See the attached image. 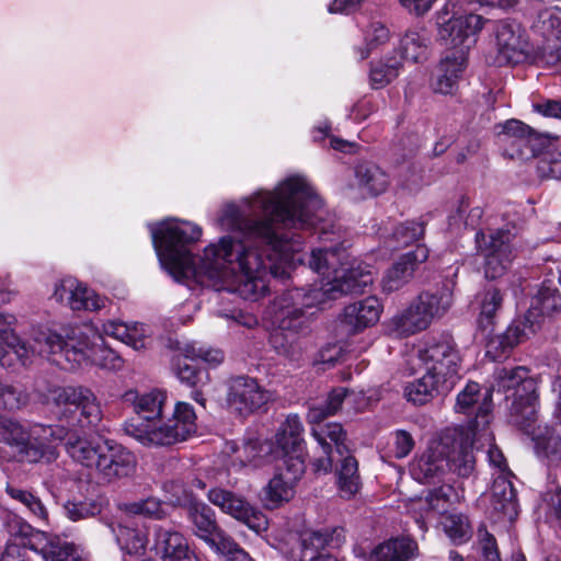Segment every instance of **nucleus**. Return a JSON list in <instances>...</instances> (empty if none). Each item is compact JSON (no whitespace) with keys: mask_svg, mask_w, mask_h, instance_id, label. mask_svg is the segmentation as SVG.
<instances>
[{"mask_svg":"<svg viewBox=\"0 0 561 561\" xmlns=\"http://www.w3.org/2000/svg\"><path fill=\"white\" fill-rule=\"evenodd\" d=\"M328 215L309 182L293 175L274 191H259L240 205L226 204L217 225L244 239L222 237L205 248L198 264L187 248L199 240L198 226L167 219L148 227L160 264L175 280L194 278L216 290L257 300L268 291L271 277H289L296 264L304 263L302 238L296 231L316 228L321 234L331 232L333 224L327 220Z\"/></svg>","mask_w":561,"mask_h":561,"instance_id":"1","label":"nucleus"},{"mask_svg":"<svg viewBox=\"0 0 561 561\" xmlns=\"http://www.w3.org/2000/svg\"><path fill=\"white\" fill-rule=\"evenodd\" d=\"M48 399L58 408L59 424H36L26 431L18 421L0 415V437L16 449L23 461L50 462L58 457L53 445L65 440L68 455L81 466L93 470L104 482L130 476L135 456L113 440L96 443L80 435L95 428L103 413L96 396L84 387H55Z\"/></svg>","mask_w":561,"mask_h":561,"instance_id":"2","label":"nucleus"},{"mask_svg":"<svg viewBox=\"0 0 561 561\" xmlns=\"http://www.w3.org/2000/svg\"><path fill=\"white\" fill-rule=\"evenodd\" d=\"M308 264L323 276L320 284L286 290L273 302L276 328L270 343L274 352L294 367H300L306 359L308 344L304 336L311 323L308 310L346 294L363 293L374 280L371 267L350 261V254L342 247L313 249Z\"/></svg>","mask_w":561,"mask_h":561,"instance_id":"3","label":"nucleus"},{"mask_svg":"<svg viewBox=\"0 0 561 561\" xmlns=\"http://www.w3.org/2000/svg\"><path fill=\"white\" fill-rule=\"evenodd\" d=\"M100 330L92 323H81L64 329L59 334L48 328L33 332L32 345L35 356H53L50 360L62 369H76L91 362L107 369H119L123 359L110 350H104Z\"/></svg>","mask_w":561,"mask_h":561,"instance_id":"4","label":"nucleus"},{"mask_svg":"<svg viewBox=\"0 0 561 561\" xmlns=\"http://www.w3.org/2000/svg\"><path fill=\"white\" fill-rule=\"evenodd\" d=\"M196 415L186 402H178L171 417L153 422L127 421L125 433L147 447L171 446L186 440L196 431Z\"/></svg>","mask_w":561,"mask_h":561,"instance_id":"5","label":"nucleus"},{"mask_svg":"<svg viewBox=\"0 0 561 561\" xmlns=\"http://www.w3.org/2000/svg\"><path fill=\"white\" fill-rule=\"evenodd\" d=\"M453 301V290L448 285L435 291H423L392 318V325L401 335L415 334L442 318L450 309Z\"/></svg>","mask_w":561,"mask_h":561,"instance_id":"6","label":"nucleus"},{"mask_svg":"<svg viewBox=\"0 0 561 561\" xmlns=\"http://www.w3.org/2000/svg\"><path fill=\"white\" fill-rule=\"evenodd\" d=\"M455 3L448 0L444 8L437 13V39L451 51L446 55L467 59L469 49L476 44L478 33L483 28L485 20L478 14L449 16Z\"/></svg>","mask_w":561,"mask_h":561,"instance_id":"7","label":"nucleus"},{"mask_svg":"<svg viewBox=\"0 0 561 561\" xmlns=\"http://www.w3.org/2000/svg\"><path fill=\"white\" fill-rule=\"evenodd\" d=\"M423 370L438 380L445 389L451 390L459 379L460 356L448 339H432L417 351Z\"/></svg>","mask_w":561,"mask_h":561,"instance_id":"8","label":"nucleus"},{"mask_svg":"<svg viewBox=\"0 0 561 561\" xmlns=\"http://www.w3.org/2000/svg\"><path fill=\"white\" fill-rule=\"evenodd\" d=\"M183 358L178 357L174 363V371L181 382L194 388L192 398L205 407V398L202 389L210 381L209 374L205 369H197L187 363V359H201L209 365L217 366L224 360V354L218 348L206 347L202 343H187L181 350Z\"/></svg>","mask_w":561,"mask_h":561,"instance_id":"9","label":"nucleus"},{"mask_svg":"<svg viewBox=\"0 0 561 561\" xmlns=\"http://www.w3.org/2000/svg\"><path fill=\"white\" fill-rule=\"evenodd\" d=\"M513 234L510 230H490L488 233H476L478 250L484 255V274L489 279L501 277L514 257L512 248Z\"/></svg>","mask_w":561,"mask_h":561,"instance_id":"10","label":"nucleus"},{"mask_svg":"<svg viewBox=\"0 0 561 561\" xmlns=\"http://www.w3.org/2000/svg\"><path fill=\"white\" fill-rule=\"evenodd\" d=\"M497 136L505 156L527 160L538 159L547 135L535 133L520 121L510 119L501 125Z\"/></svg>","mask_w":561,"mask_h":561,"instance_id":"11","label":"nucleus"},{"mask_svg":"<svg viewBox=\"0 0 561 561\" xmlns=\"http://www.w3.org/2000/svg\"><path fill=\"white\" fill-rule=\"evenodd\" d=\"M208 500L224 513L242 522L256 534H262L268 527V519L261 511L231 491L211 489L208 492Z\"/></svg>","mask_w":561,"mask_h":561,"instance_id":"12","label":"nucleus"},{"mask_svg":"<svg viewBox=\"0 0 561 561\" xmlns=\"http://www.w3.org/2000/svg\"><path fill=\"white\" fill-rule=\"evenodd\" d=\"M345 541L342 527L305 530L299 537V554H294V561H343L333 554L319 553L325 548L335 549Z\"/></svg>","mask_w":561,"mask_h":561,"instance_id":"13","label":"nucleus"},{"mask_svg":"<svg viewBox=\"0 0 561 561\" xmlns=\"http://www.w3.org/2000/svg\"><path fill=\"white\" fill-rule=\"evenodd\" d=\"M497 66L518 64L529 54V44L525 30L514 21H500L495 28Z\"/></svg>","mask_w":561,"mask_h":561,"instance_id":"14","label":"nucleus"},{"mask_svg":"<svg viewBox=\"0 0 561 561\" xmlns=\"http://www.w3.org/2000/svg\"><path fill=\"white\" fill-rule=\"evenodd\" d=\"M272 393L264 389L254 378L239 376L229 381L227 403L240 414H250L266 404Z\"/></svg>","mask_w":561,"mask_h":561,"instance_id":"15","label":"nucleus"},{"mask_svg":"<svg viewBox=\"0 0 561 561\" xmlns=\"http://www.w3.org/2000/svg\"><path fill=\"white\" fill-rule=\"evenodd\" d=\"M15 322L12 314L0 313V365L12 368L18 363L26 366L35 357V348L24 342L11 328Z\"/></svg>","mask_w":561,"mask_h":561,"instance_id":"16","label":"nucleus"},{"mask_svg":"<svg viewBox=\"0 0 561 561\" xmlns=\"http://www.w3.org/2000/svg\"><path fill=\"white\" fill-rule=\"evenodd\" d=\"M53 297L71 310L95 311L104 307L105 300L87 285L73 277H66L55 284Z\"/></svg>","mask_w":561,"mask_h":561,"instance_id":"17","label":"nucleus"},{"mask_svg":"<svg viewBox=\"0 0 561 561\" xmlns=\"http://www.w3.org/2000/svg\"><path fill=\"white\" fill-rule=\"evenodd\" d=\"M540 328L539 320L529 318L528 312L523 318L515 319L502 334L492 336L486 343V354L493 359H500L516 345L527 340Z\"/></svg>","mask_w":561,"mask_h":561,"instance_id":"18","label":"nucleus"},{"mask_svg":"<svg viewBox=\"0 0 561 561\" xmlns=\"http://www.w3.org/2000/svg\"><path fill=\"white\" fill-rule=\"evenodd\" d=\"M355 557L362 561H410L417 554V543L408 537L390 540L354 550Z\"/></svg>","mask_w":561,"mask_h":561,"instance_id":"19","label":"nucleus"},{"mask_svg":"<svg viewBox=\"0 0 561 561\" xmlns=\"http://www.w3.org/2000/svg\"><path fill=\"white\" fill-rule=\"evenodd\" d=\"M442 442L446 443L444 453L447 469L459 477H469L476 465V458L472 450V443L469 436L459 432L444 434Z\"/></svg>","mask_w":561,"mask_h":561,"instance_id":"20","label":"nucleus"},{"mask_svg":"<svg viewBox=\"0 0 561 561\" xmlns=\"http://www.w3.org/2000/svg\"><path fill=\"white\" fill-rule=\"evenodd\" d=\"M536 389V382L525 366L499 367L493 374L491 390L504 393L506 399L520 398Z\"/></svg>","mask_w":561,"mask_h":561,"instance_id":"21","label":"nucleus"},{"mask_svg":"<svg viewBox=\"0 0 561 561\" xmlns=\"http://www.w3.org/2000/svg\"><path fill=\"white\" fill-rule=\"evenodd\" d=\"M428 257L425 245H417L400 259L386 272L381 280L383 293H393L402 288L412 277L416 266Z\"/></svg>","mask_w":561,"mask_h":561,"instance_id":"22","label":"nucleus"},{"mask_svg":"<svg viewBox=\"0 0 561 561\" xmlns=\"http://www.w3.org/2000/svg\"><path fill=\"white\" fill-rule=\"evenodd\" d=\"M382 312V305L375 296L350 304L344 308L342 323L351 333L363 331L376 324Z\"/></svg>","mask_w":561,"mask_h":561,"instance_id":"23","label":"nucleus"},{"mask_svg":"<svg viewBox=\"0 0 561 561\" xmlns=\"http://www.w3.org/2000/svg\"><path fill=\"white\" fill-rule=\"evenodd\" d=\"M123 401L139 416L134 422H153L162 417L167 402V394L161 390H150L139 393L137 390H128L123 394Z\"/></svg>","mask_w":561,"mask_h":561,"instance_id":"24","label":"nucleus"},{"mask_svg":"<svg viewBox=\"0 0 561 561\" xmlns=\"http://www.w3.org/2000/svg\"><path fill=\"white\" fill-rule=\"evenodd\" d=\"M187 514L195 526V534L211 548L225 536L217 526L214 511L205 503L190 497L185 504Z\"/></svg>","mask_w":561,"mask_h":561,"instance_id":"25","label":"nucleus"},{"mask_svg":"<svg viewBox=\"0 0 561 561\" xmlns=\"http://www.w3.org/2000/svg\"><path fill=\"white\" fill-rule=\"evenodd\" d=\"M154 550L162 561H198L182 534L159 527L154 535Z\"/></svg>","mask_w":561,"mask_h":561,"instance_id":"26","label":"nucleus"},{"mask_svg":"<svg viewBox=\"0 0 561 561\" xmlns=\"http://www.w3.org/2000/svg\"><path fill=\"white\" fill-rule=\"evenodd\" d=\"M491 507L499 519L513 522L518 515L516 492L510 477L496 476L491 489Z\"/></svg>","mask_w":561,"mask_h":561,"instance_id":"27","label":"nucleus"},{"mask_svg":"<svg viewBox=\"0 0 561 561\" xmlns=\"http://www.w3.org/2000/svg\"><path fill=\"white\" fill-rule=\"evenodd\" d=\"M561 310V290L556 286V277L549 275L541 284L537 295L533 298L528 309V319L539 320L541 324L545 317Z\"/></svg>","mask_w":561,"mask_h":561,"instance_id":"28","label":"nucleus"},{"mask_svg":"<svg viewBox=\"0 0 561 561\" xmlns=\"http://www.w3.org/2000/svg\"><path fill=\"white\" fill-rule=\"evenodd\" d=\"M446 451V443L435 442L426 453H424L413 465L412 474L414 479L421 482H428L447 469L444 453Z\"/></svg>","mask_w":561,"mask_h":561,"instance_id":"29","label":"nucleus"},{"mask_svg":"<svg viewBox=\"0 0 561 561\" xmlns=\"http://www.w3.org/2000/svg\"><path fill=\"white\" fill-rule=\"evenodd\" d=\"M272 451L271 446L266 443H261L257 439H250L242 444L237 445L234 442L226 444L225 453L231 456V465L233 467L253 466L260 467L266 462L267 455Z\"/></svg>","mask_w":561,"mask_h":561,"instance_id":"30","label":"nucleus"},{"mask_svg":"<svg viewBox=\"0 0 561 561\" xmlns=\"http://www.w3.org/2000/svg\"><path fill=\"white\" fill-rule=\"evenodd\" d=\"M459 499L458 493L454 486L445 484L435 489L424 500L420 499L415 502V506L420 510V517H416V523L422 530H426V522L431 518L433 513H445L448 504L457 502Z\"/></svg>","mask_w":561,"mask_h":561,"instance_id":"31","label":"nucleus"},{"mask_svg":"<svg viewBox=\"0 0 561 561\" xmlns=\"http://www.w3.org/2000/svg\"><path fill=\"white\" fill-rule=\"evenodd\" d=\"M103 335L116 339L136 351L147 347L149 329L142 323L127 324L121 321H107L102 324Z\"/></svg>","mask_w":561,"mask_h":561,"instance_id":"32","label":"nucleus"},{"mask_svg":"<svg viewBox=\"0 0 561 561\" xmlns=\"http://www.w3.org/2000/svg\"><path fill=\"white\" fill-rule=\"evenodd\" d=\"M467 66V60L461 55L453 57L446 55L439 62L438 73L432 82L434 92L451 94L457 88V81Z\"/></svg>","mask_w":561,"mask_h":561,"instance_id":"33","label":"nucleus"},{"mask_svg":"<svg viewBox=\"0 0 561 561\" xmlns=\"http://www.w3.org/2000/svg\"><path fill=\"white\" fill-rule=\"evenodd\" d=\"M304 425L297 414H290L279 426L275 435L277 453L291 454L304 451Z\"/></svg>","mask_w":561,"mask_h":561,"instance_id":"34","label":"nucleus"},{"mask_svg":"<svg viewBox=\"0 0 561 561\" xmlns=\"http://www.w3.org/2000/svg\"><path fill=\"white\" fill-rule=\"evenodd\" d=\"M355 182L363 195L377 196L387 191L390 180L378 165L365 163L355 168Z\"/></svg>","mask_w":561,"mask_h":561,"instance_id":"35","label":"nucleus"},{"mask_svg":"<svg viewBox=\"0 0 561 561\" xmlns=\"http://www.w3.org/2000/svg\"><path fill=\"white\" fill-rule=\"evenodd\" d=\"M537 170L543 178L561 180V136H546L538 157Z\"/></svg>","mask_w":561,"mask_h":561,"instance_id":"36","label":"nucleus"},{"mask_svg":"<svg viewBox=\"0 0 561 561\" xmlns=\"http://www.w3.org/2000/svg\"><path fill=\"white\" fill-rule=\"evenodd\" d=\"M449 391L450 390L445 389L438 380L433 379L424 371L420 378H416L405 385L404 397L409 402H412L415 405H423L432 401L435 397L445 394Z\"/></svg>","mask_w":561,"mask_h":561,"instance_id":"37","label":"nucleus"},{"mask_svg":"<svg viewBox=\"0 0 561 561\" xmlns=\"http://www.w3.org/2000/svg\"><path fill=\"white\" fill-rule=\"evenodd\" d=\"M33 540L47 561H79L75 546L59 538L48 539L44 533L33 534Z\"/></svg>","mask_w":561,"mask_h":561,"instance_id":"38","label":"nucleus"},{"mask_svg":"<svg viewBox=\"0 0 561 561\" xmlns=\"http://www.w3.org/2000/svg\"><path fill=\"white\" fill-rule=\"evenodd\" d=\"M312 436L321 447L323 454L335 450L340 456L347 453L345 445L346 433L340 423H328L312 428Z\"/></svg>","mask_w":561,"mask_h":561,"instance_id":"39","label":"nucleus"},{"mask_svg":"<svg viewBox=\"0 0 561 561\" xmlns=\"http://www.w3.org/2000/svg\"><path fill=\"white\" fill-rule=\"evenodd\" d=\"M430 34L423 28L407 31L400 42L402 56L413 62H423L428 57Z\"/></svg>","mask_w":561,"mask_h":561,"instance_id":"40","label":"nucleus"},{"mask_svg":"<svg viewBox=\"0 0 561 561\" xmlns=\"http://www.w3.org/2000/svg\"><path fill=\"white\" fill-rule=\"evenodd\" d=\"M340 467L337 468V489L343 499L354 497L360 490V478L358 474L357 460L352 456H342Z\"/></svg>","mask_w":561,"mask_h":561,"instance_id":"41","label":"nucleus"},{"mask_svg":"<svg viewBox=\"0 0 561 561\" xmlns=\"http://www.w3.org/2000/svg\"><path fill=\"white\" fill-rule=\"evenodd\" d=\"M295 494V484L276 473L263 490V502L267 508H276L290 501Z\"/></svg>","mask_w":561,"mask_h":561,"instance_id":"42","label":"nucleus"},{"mask_svg":"<svg viewBox=\"0 0 561 561\" xmlns=\"http://www.w3.org/2000/svg\"><path fill=\"white\" fill-rule=\"evenodd\" d=\"M511 416L513 422L523 428L529 427L537 420L538 394L536 389L514 399L511 405Z\"/></svg>","mask_w":561,"mask_h":561,"instance_id":"43","label":"nucleus"},{"mask_svg":"<svg viewBox=\"0 0 561 561\" xmlns=\"http://www.w3.org/2000/svg\"><path fill=\"white\" fill-rule=\"evenodd\" d=\"M114 533L122 549L127 553L141 556L145 552L148 545V535L145 529L128 524H119Z\"/></svg>","mask_w":561,"mask_h":561,"instance_id":"44","label":"nucleus"},{"mask_svg":"<svg viewBox=\"0 0 561 561\" xmlns=\"http://www.w3.org/2000/svg\"><path fill=\"white\" fill-rule=\"evenodd\" d=\"M352 396H354V392L350 391L346 388L340 387L333 389L329 393L328 399L323 404L313 405L309 409V422L313 424H319L327 416L335 414L340 410L342 403L345 400H350Z\"/></svg>","mask_w":561,"mask_h":561,"instance_id":"45","label":"nucleus"},{"mask_svg":"<svg viewBox=\"0 0 561 561\" xmlns=\"http://www.w3.org/2000/svg\"><path fill=\"white\" fill-rule=\"evenodd\" d=\"M533 30L543 37L561 41V8L556 5L539 10Z\"/></svg>","mask_w":561,"mask_h":561,"instance_id":"46","label":"nucleus"},{"mask_svg":"<svg viewBox=\"0 0 561 561\" xmlns=\"http://www.w3.org/2000/svg\"><path fill=\"white\" fill-rule=\"evenodd\" d=\"M4 490L10 499L22 504L34 517L47 519V510L37 495L12 483H7Z\"/></svg>","mask_w":561,"mask_h":561,"instance_id":"47","label":"nucleus"},{"mask_svg":"<svg viewBox=\"0 0 561 561\" xmlns=\"http://www.w3.org/2000/svg\"><path fill=\"white\" fill-rule=\"evenodd\" d=\"M30 531L31 527L27 524H21L19 533H16L20 537L18 538L20 541L8 543L0 561H30L27 557V547L35 551L38 549L36 542L33 540V536L26 539Z\"/></svg>","mask_w":561,"mask_h":561,"instance_id":"48","label":"nucleus"},{"mask_svg":"<svg viewBox=\"0 0 561 561\" xmlns=\"http://www.w3.org/2000/svg\"><path fill=\"white\" fill-rule=\"evenodd\" d=\"M443 529L455 545H461L471 537L468 518L461 514H447L442 520Z\"/></svg>","mask_w":561,"mask_h":561,"instance_id":"49","label":"nucleus"},{"mask_svg":"<svg viewBox=\"0 0 561 561\" xmlns=\"http://www.w3.org/2000/svg\"><path fill=\"white\" fill-rule=\"evenodd\" d=\"M402 64L396 58L387 61H379L370 69V84L374 89H380L394 80L401 70Z\"/></svg>","mask_w":561,"mask_h":561,"instance_id":"50","label":"nucleus"},{"mask_svg":"<svg viewBox=\"0 0 561 561\" xmlns=\"http://www.w3.org/2000/svg\"><path fill=\"white\" fill-rule=\"evenodd\" d=\"M502 301L503 297L495 288L488 289L483 294L478 319L479 325L483 330H486L493 323V318L496 311L501 308Z\"/></svg>","mask_w":561,"mask_h":561,"instance_id":"51","label":"nucleus"},{"mask_svg":"<svg viewBox=\"0 0 561 561\" xmlns=\"http://www.w3.org/2000/svg\"><path fill=\"white\" fill-rule=\"evenodd\" d=\"M389 38L390 32L385 24L371 22L365 32V48L359 49V58H367L373 49L386 44Z\"/></svg>","mask_w":561,"mask_h":561,"instance_id":"52","label":"nucleus"},{"mask_svg":"<svg viewBox=\"0 0 561 561\" xmlns=\"http://www.w3.org/2000/svg\"><path fill=\"white\" fill-rule=\"evenodd\" d=\"M65 511L69 519L78 522L99 514L101 512V504L92 499L73 500L65 504Z\"/></svg>","mask_w":561,"mask_h":561,"instance_id":"53","label":"nucleus"},{"mask_svg":"<svg viewBox=\"0 0 561 561\" xmlns=\"http://www.w3.org/2000/svg\"><path fill=\"white\" fill-rule=\"evenodd\" d=\"M424 233V226L421 222L408 221L396 228L392 234L394 244L389 247L398 249L409 245L413 241L421 238Z\"/></svg>","mask_w":561,"mask_h":561,"instance_id":"54","label":"nucleus"},{"mask_svg":"<svg viewBox=\"0 0 561 561\" xmlns=\"http://www.w3.org/2000/svg\"><path fill=\"white\" fill-rule=\"evenodd\" d=\"M480 397L479 383L473 381L468 382L463 390H461L457 396L455 410L465 414L472 413L473 407L478 403Z\"/></svg>","mask_w":561,"mask_h":561,"instance_id":"55","label":"nucleus"},{"mask_svg":"<svg viewBox=\"0 0 561 561\" xmlns=\"http://www.w3.org/2000/svg\"><path fill=\"white\" fill-rule=\"evenodd\" d=\"M285 457V469H280L278 474H284L286 479L295 485L305 472L304 451H296L291 454H280Z\"/></svg>","mask_w":561,"mask_h":561,"instance_id":"56","label":"nucleus"},{"mask_svg":"<svg viewBox=\"0 0 561 561\" xmlns=\"http://www.w3.org/2000/svg\"><path fill=\"white\" fill-rule=\"evenodd\" d=\"M213 549L225 556L227 561H252L248 552L227 535L222 536Z\"/></svg>","mask_w":561,"mask_h":561,"instance_id":"57","label":"nucleus"},{"mask_svg":"<svg viewBox=\"0 0 561 561\" xmlns=\"http://www.w3.org/2000/svg\"><path fill=\"white\" fill-rule=\"evenodd\" d=\"M26 394L11 385L0 380V407L7 410H18L26 403Z\"/></svg>","mask_w":561,"mask_h":561,"instance_id":"58","label":"nucleus"},{"mask_svg":"<svg viewBox=\"0 0 561 561\" xmlns=\"http://www.w3.org/2000/svg\"><path fill=\"white\" fill-rule=\"evenodd\" d=\"M397 180L402 188L413 191L422 183V172L413 163H404L398 169Z\"/></svg>","mask_w":561,"mask_h":561,"instance_id":"59","label":"nucleus"},{"mask_svg":"<svg viewBox=\"0 0 561 561\" xmlns=\"http://www.w3.org/2000/svg\"><path fill=\"white\" fill-rule=\"evenodd\" d=\"M126 510L130 514L144 515L153 518H161L163 515L162 504L154 497H148L138 502L126 505Z\"/></svg>","mask_w":561,"mask_h":561,"instance_id":"60","label":"nucleus"},{"mask_svg":"<svg viewBox=\"0 0 561 561\" xmlns=\"http://www.w3.org/2000/svg\"><path fill=\"white\" fill-rule=\"evenodd\" d=\"M393 454L398 459L407 457L414 447V439L410 433L398 430L393 433Z\"/></svg>","mask_w":561,"mask_h":561,"instance_id":"61","label":"nucleus"},{"mask_svg":"<svg viewBox=\"0 0 561 561\" xmlns=\"http://www.w3.org/2000/svg\"><path fill=\"white\" fill-rule=\"evenodd\" d=\"M482 553L485 561H501L496 541L493 535L485 529H479Z\"/></svg>","mask_w":561,"mask_h":561,"instance_id":"62","label":"nucleus"},{"mask_svg":"<svg viewBox=\"0 0 561 561\" xmlns=\"http://www.w3.org/2000/svg\"><path fill=\"white\" fill-rule=\"evenodd\" d=\"M537 444L551 460L561 459V437L559 435L551 434L546 438L539 439Z\"/></svg>","mask_w":561,"mask_h":561,"instance_id":"63","label":"nucleus"},{"mask_svg":"<svg viewBox=\"0 0 561 561\" xmlns=\"http://www.w3.org/2000/svg\"><path fill=\"white\" fill-rule=\"evenodd\" d=\"M488 459L491 466L497 470V476L511 477L503 453L496 446H490L488 450Z\"/></svg>","mask_w":561,"mask_h":561,"instance_id":"64","label":"nucleus"}]
</instances>
